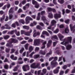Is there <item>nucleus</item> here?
Listing matches in <instances>:
<instances>
[{
    "instance_id": "nucleus-1",
    "label": "nucleus",
    "mask_w": 75,
    "mask_h": 75,
    "mask_svg": "<svg viewBox=\"0 0 75 75\" xmlns=\"http://www.w3.org/2000/svg\"><path fill=\"white\" fill-rule=\"evenodd\" d=\"M67 40H64L63 42L61 43V44L62 45H64L65 46L68 45L69 43H71L72 41V37H68L67 38Z\"/></svg>"
},
{
    "instance_id": "nucleus-2",
    "label": "nucleus",
    "mask_w": 75,
    "mask_h": 75,
    "mask_svg": "<svg viewBox=\"0 0 75 75\" xmlns=\"http://www.w3.org/2000/svg\"><path fill=\"white\" fill-rule=\"evenodd\" d=\"M40 64L38 63H33L32 64L30 65V68H33L35 69V68H41V67L40 66Z\"/></svg>"
},
{
    "instance_id": "nucleus-3",
    "label": "nucleus",
    "mask_w": 75,
    "mask_h": 75,
    "mask_svg": "<svg viewBox=\"0 0 75 75\" xmlns=\"http://www.w3.org/2000/svg\"><path fill=\"white\" fill-rule=\"evenodd\" d=\"M14 42V43H18V40H15L14 39H11V42H10L9 44H7L6 45V47H13V45H11V43Z\"/></svg>"
},
{
    "instance_id": "nucleus-4",
    "label": "nucleus",
    "mask_w": 75,
    "mask_h": 75,
    "mask_svg": "<svg viewBox=\"0 0 75 75\" xmlns=\"http://www.w3.org/2000/svg\"><path fill=\"white\" fill-rule=\"evenodd\" d=\"M34 49V47L31 46H29V47L28 50L29 51L27 52L26 53V57H29V54L32 52Z\"/></svg>"
},
{
    "instance_id": "nucleus-5",
    "label": "nucleus",
    "mask_w": 75,
    "mask_h": 75,
    "mask_svg": "<svg viewBox=\"0 0 75 75\" xmlns=\"http://www.w3.org/2000/svg\"><path fill=\"white\" fill-rule=\"evenodd\" d=\"M56 23H57V22L55 20H52L51 21L50 26L48 27L47 29H49V30H51V26L53 25L55 27L56 26Z\"/></svg>"
},
{
    "instance_id": "nucleus-6",
    "label": "nucleus",
    "mask_w": 75,
    "mask_h": 75,
    "mask_svg": "<svg viewBox=\"0 0 75 75\" xmlns=\"http://www.w3.org/2000/svg\"><path fill=\"white\" fill-rule=\"evenodd\" d=\"M13 8H11L9 11L8 13L9 20L11 19V18H13V15H12V14H10L13 13Z\"/></svg>"
},
{
    "instance_id": "nucleus-7",
    "label": "nucleus",
    "mask_w": 75,
    "mask_h": 75,
    "mask_svg": "<svg viewBox=\"0 0 75 75\" xmlns=\"http://www.w3.org/2000/svg\"><path fill=\"white\" fill-rule=\"evenodd\" d=\"M34 44L35 45H40V40L39 39H35L34 41Z\"/></svg>"
},
{
    "instance_id": "nucleus-8",
    "label": "nucleus",
    "mask_w": 75,
    "mask_h": 75,
    "mask_svg": "<svg viewBox=\"0 0 75 75\" xmlns=\"http://www.w3.org/2000/svg\"><path fill=\"white\" fill-rule=\"evenodd\" d=\"M29 68L30 67L28 65L23 66L22 67L23 70L24 71H27V69H29Z\"/></svg>"
},
{
    "instance_id": "nucleus-9",
    "label": "nucleus",
    "mask_w": 75,
    "mask_h": 75,
    "mask_svg": "<svg viewBox=\"0 0 75 75\" xmlns=\"http://www.w3.org/2000/svg\"><path fill=\"white\" fill-rule=\"evenodd\" d=\"M70 27L71 30V31L74 33V32H75V25L73 27H72V24H70Z\"/></svg>"
},
{
    "instance_id": "nucleus-10",
    "label": "nucleus",
    "mask_w": 75,
    "mask_h": 75,
    "mask_svg": "<svg viewBox=\"0 0 75 75\" xmlns=\"http://www.w3.org/2000/svg\"><path fill=\"white\" fill-rule=\"evenodd\" d=\"M57 35L59 38L60 40V41H62V39L64 37V36L61 35V34H60V33H59Z\"/></svg>"
},
{
    "instance_id": "nucleus-11",
    "label": "nucleus",
    "mask_w": 75,
    "mask_h": 75,
    "mask_svg": "<svg viewBox=\"0 0 75 75\" xmlns=\"http://www.w3.org/2000/svg\"><path fill=\"white\" fill-rule=\"evenodd\" d=\"M61 17V16L60 14H54V17L55 18H56V19L58 18H60Z\"/></svg>"
},
{
    "instance_id": "nucleus-12",
    "label": "nucleus",
    "mask_w": 75,
    "mask_h": 75,
    "mask_svg": "<svg viewBox=\"0 0 75 75\" xmlns=\"http://www.w3.org/2000/svg\"><path fill=\"white\" fill-rule=\"evenodd\" d=\"M41 70H39L38 71H35L34 74L36 75H39L40 74V72H41Z\"/></svg>"
},
{
    "instance_id": "nucleus-13",
    "label": "nucleus",
    "mask_w": 75,
    "mask_h": 75,
    "mask_svg": "<svg viewBox=\"0 0 75 75\" xmlns=\"http://www.w3.org/2000/svg\"><path fill=\"white\" fill-rule=\"evenodd\" d=\"M40 54H35L33 57V59H37V58H38L39 57H40Z\"/></svg>"
},
{
    "instance_id": "nucleus-14",
    "label": "nucleus",
    "mask_w": 75,
    "mask_h": 75,
    "mask_svg": "<svg viewBox=\"0 0 75 75\" xmlns=\"http://www.w3.org/2000/svg\"><path fill=\"white\" fill-rule=\"evenodd\" d=\"M51 65H58V63L57 62H56L55 61L53 60L51 62Z\"/></svg>"
},
{
    "instance_id": "nucleus-15",
    "label": "nucleus",
    "mask_w": 75,
    "mask_h": 75,
    "mask_svg": "<svg viewBox=\"0 0 75 75\" xmlns=\"http://www.w3.org/2000/svg\"><path fill=\"white\" fill-rule=\"evenodd\" d=\"M46 43H47V42L45 41L42 43V46L41 47V49H44V48H45V45L46 44Z\"/></svg>"
},
{
    "instance_id": "nucleus-16",
    "label": "nucleus",
    "mask_w": 75,
    "mask_h": 75,
    "mask_svg": "<svg viewBox=\"0 0 75 75\" xmlns=\"http://www.w3.org/2000/svg\"><path fill=\"white\" fill-rule=\"evenodd\" d=\"M16 31V30H12L10 32H8L7 33V34H13L14 32Z\"/></svg>"
},
{
    "instance_id": "nucleus-17",
    "label": "nucleus",
    "mask_w": 75,
    "mask_h": 75,
    "mask_svg": "<svg viewBox=\"0 0 75 75\" xmlns=\"http://www.w3.org/2000/svg\"><path fill=\"white\" fill-rule=\"evenodd\" d=\"M19 23H22L23 24H25V21L24 19H21L19 21Z\"/></svg>"
},
{
    "instance_id": "nucleus-18",
    "label": "nucleus",
    "mask_w": 75,
    "mask_h": 75,
    "mask_svg": "<svg viewBox=\"0 0 75 75\" xmlns=\"http://www.w3.org/2000/svg\"><path fill=\"white\" fill-rule=\"evenodd\" d=\"M51 39L53 40H54L55 39H56V40H58V37H57V36L56 35L52 36L51 38Z\"/></svg>"
},
{
    "instance_id": "nucleus-19",
    "label": "nucleus",
    "mask_w": 75,
    "mask_h": 75,
    "mask_svg": "<svg viewBox=\"0 0 75 75\" xmlns=\"http://www.w3.org/2000/svg\"><path fill=\"white\" fill-rule=\"evenodd\" d=\"M42 34H46L47 36H49L50 35V34L47 32L46 31H43L42 33Z\"/></svg>"
},
{
    "instance_id": "nucleus-20",
    "label": "nucleus",
    "mask_w": 75,
    "mask_h": 75,
    "mask_svg": "<svg viewBox=\"0 0 75 75\" xmlns=\"http://www.w3.org/2000/svg\"><path fill=\"white\" fill-rule=\"evenodd\" d=\"M52 44V40H50L48 41V44L47 45V47H49Z\"/></svg>"
},
{
    "instance_id": "nucleus-21",
    "label": "nucleus",
    "mask_w": 75,
    "mask_h": 75,
    "mask_svg": "<svg viewBox=\"0 0 75 75\" xmlns=\"http://www.w3.org/2000/svg\"><path fill=\"white\" fill-rule=\"evenodd\" d=\"M48 17L50 18H52L53 17V15L52 13H50L48 15Z\"/></svg>"
},
{
    "instance_id": "nucleus-22",
    "label": "nucleus",
    "mask_w": 75,
    "mask_h": 75,
    "mask_svg": "<svg viewBox=\"0 0 75 75\" xmlns=\"http://www.w3.org/2000/svg\"><path fill=\"white\" fill-rule=\"evenodd\" d=\"M25 20H33V19L32 18H31V17H30V16H27L25 18Z\"/></svg>"
},
{
    "instance_id": "nucleus-23",
    "label": "nucleus",
    "mask_w": 75,
    "mask_h": 75,
    "mask_svg": "<svg viewBox=\"0 0 75 75\" xmlns=\"http://www.w3.org/2000/svg\"><path fill=\"white\" fill-rule=\"evenodd\" d=\"M39 54L41 55H45V51L43 52L42 50H40L39 52Z\"/></svg>"
},
{
    "instance_id": "nucleus-24",
    "label": "nucleus",
    "mask_w": 75,
    "mask_h": 75,
    "mask_svg": "<svg viewBox=\"0 0 75 75\" xmlns=\"http://www.w3.org/2000/svg\"><path fill=\"white\" fill-rule=\"evenodd\" d=\"M23 28L24 29H26V30H29L30 29V27L28 26L24 25L23 26Z\"/></svg>"
},
{
    "instance_id": "nucleus-25",
    "label": "nucleus",
    "mask_w": 75,
    "mask_h": 75,
    "mask_svg": "<svg viewBox=\"0 0 75 75\" xmlns=\"http://www.w3.org/2000/svg\"><path fill=\"white\" fill-rule=\"evenodd\" d=\"M41 20L44 22V23L46 21V18L44 16H43L41 17Z\"/></svg>"
},
{
    "instance_id": "nucleus-26",
    "label": "nucleus",
    "mask_w": 75,
    "mask_h": 75,
    "mask_svg": "<svg viewBox=\"0 0 75 75\" xmlns=\"http://www.w3.org/2000/svg\"><path fill=\"white\" fill-rule=\"evenodd\" d=\"M28 45H29V44L28 43L24 45V47L26 50H28Z\"/></svg>"
},
{
    "instance_id": "nucleus-27",
    "label": "nucleus",
    "mask_w": 75,
    "mask_h": 75,
    "mask_svg": "<svg viewBox=\"0 0 75 75\" xmlns=\"http://www.w3.org/2000/svg\"><path fill=\"white\" fill-rule=\"evenodd\" d=\"M71 48H72V46H71V45H69L66 46V48L67 50H69Z\"/></svg>"
},
{
    "instance_id": "nucleus-28",
    "label": "nucleus",
    "mask_w": 75,
    "mask_h": 75,
    "mask_svg": "<svg viewBox=\"0 0 75 75\" xmlns=\"http://www.w3.org/2000/svg\"><path fill=\"white\" fill-rule=\"evenodd\" d=\"M35 54V53L34 52H33L29 55V57H30V58H33V54Z\"/></svg>"
},
{
    "instance_id": "nucleus-29",
    "label": "nucleus",
    "mask_w": 75,
    "mask_h": 75,
    "mask_svg": "<svg viewBox=\"0 0 75 75\" xmlns=\"http://www.w3.org/2000/svg\"><path fill=\"white\" fill-rule=\"evenodd\" d=\"M3 37L4 40H7V39H8V38H9L10 36L8 35H5L3 36Z\"/></svg>"
},
{
    "instance_id": "nucleus-30",
    "label": "nucleus",
    "mask_w": 75,
    "mask_h": 75,
    "mask_svg": "<svg viewBox=\"0 0 75 75\" xmlns=\"http://www.w3.org/2000/svg\"><path fill=\"white\" fill-rule=\"evenodd\" d=\"M5 27H6L7 28H6V29H8V30H10V29H11V27H10L9 26L8 24H6L4 25Z\"/></svg>"
},
{
    "instance_id": "nucleus-31",
    "label": "nucleus",
    "mask_w": 75,
    "mask_h": 75,
    "mask_svg": "<svg viewBox=\"0 0 75 75\" xmlns=\"http://www.w3.org/2000/svg\"><path fill=\"white\" fill-rule=\"evenodd\" d=\"M34 4L35 5V8H39V7H40V5H39V4H38V2H37V4Z\"/></svg>"
},
{
    "instance_id": "nucleus-32",
    "label": "nucleus",
    "mask_w": 75,
    "mask_h": 75,
    "mask_svg": "<svg viewBox=\"0 0 75 75\" xmlns=\"http://www.w3.org/2000/svg\"><path fill=\"white\" fill-rule=\"evenodd\" d=\"M58 72H59V70H58V69H56L55 70H54L53 71L54 73L55 74H58Z\"/></svg>"
},
{
    "instance_id": "nucleus-33",
    "label": "nucleus",
    "mask_w": 75,
    "mask_h": 75,
    "mask_svg": "<svg viewBox=\"0 0 75 75\" xmlns=\"http://www.w3.org/2000/svg\"><path fill=\"white\" fill-rule=\"evenodd\" d=\"M69 32V29H68V28L67 27L66 28H65V33H68Z\"/></svg>"
},
{
    "instance_id": "nucleus-34",
    "label": "nucleus",
    "mask_w": 75,
    "mask_h": 75,
    "mask_svg": "<svg viewBox=\"0 0 75 75\" xmlns=\"http://www.w3.org/2000/svg\"><path fill=\"white\" fill-rule=\"evenodd\" d=\"M36 28L37 29H38L39 30H42V27L39 25H38L36 26Z\"/></svg>"
},
{
    "instance_id": "nucleus-35",
    "label": "nucleus",
    "mask_w": 75,
    "mask_h": 75,
    "mask_svg": "<svg viewBox=\"0 0 75 75\" xmlns=\"http://www.w3.org/2000/svg\"><path fill=\"white\" fill-rule=\"evenodd\" d=\"M25 35H26V36H30V33L29 32H27L25 33Z\"/></svg>"
},
{
    "instance_id": "nucleus-36",
    "label": "nucleus",
    "mask_w": 75,
    "mask_h": 75,
    "mask_svg": "<svg viewBox=\"0 0 75 75\" xmlns=\"http://www.w3.org/2000/svg\"><path fill=\"white\" fill-rule=\"evenodd\" d=\"M58 2L60 4H63L64 3V0H58Z\"/></svg>"
},
{
    "instance_id": "nucleus-37",
    "label": "nucleus",
    "mask_w": 75,
    "mask_h": 75,
    "mask_svg": "<svg viewBox=\"0 0 75 75\" xmlns=\"http://www.w3.org/2000/svg\"><path fill=\"white\" fill-rule=\"evenodd\" d=\"M59 32V29H57L53 31V33L55 34H57Z\"/></svg>"
},
{
    "instance_id": "nucleus-38",
    "label": "nucleus",
    "mask_w": 75,
    "mask_h": 75,
    "mask_svg": "<svg viewBox=\"0 0 75 75\" xmlns=\"http://www.w3.org/2000/svg\"><path fill=\"white\" fill-rule=\"evenodd\" d=\"M42 72L44 74H46V72H47V69H44L42 70Z\"/></svg>"
},
{
    "instance_id": "nucleus-39",
    "label": "nucleus",
    "mask_w": 75,
    "mask_h": 75,
    "mask_svg": "<svg viewBox=\"0 0 75 75\" xmlns=\"http://www.w3.org/2000/svg\"><path fill=\"white\" fill-rule=\"evenodd\" d=\"M25 6H26V8H28L30 7V4H26Z\"/></svg>"
},
{
    "instance_id": "nucleus-40",
    "label": "nucleus",
    "mask_w": 75,
    "mask_h": 75,
    "mask_svg": "<svg viewBox=\"0 0 75 75\" xmlns=\"http://www.w3.org/2000/svg\"><path fill=\"white\" fill-rule=\"evenodd\" d=\"M15 34L17 35V36H19L20 35V32H17V30H16V31H15Z\"/></svg>"
},
{
    "instance_id": "nucleus-41",
    "label": "nucleus",
    "mask_w": 75,
    "mask_h": 75,
    "mask_svg": "<svg viewBox=\"0 0 75 75\" xmlns=\"http://www.w3.org/2000/svg\"><path fill=\"white\" fill-rule=\"evenodd\" d=\"M52 54V52L51 51H50V52L48 53L47 54L46 56V57H48V56H49L50 55H51Z\"/></svg>"
},
{
    "instance_id": "nucleus-42",
    "label": "nucleus",
    "mask_w": 75,
    "mask_h": 75,
    "mask_svg": "<svg viewBox=\"0 0 75 75\" xmlns=\"http://www.w3.org/2000/svg\"><path fill=\"white\" fill-rule=\"evenodd\" d=\"M24 48L23 47H22L21 48V49L20 50V52L21 54L22 53V52H23V51H24Z\"/></svg>"
},
{
    "instance_id": "nucleus-43",
    "label": "nucleus",
    "mask_w": 75,
    "mask_h": 75,
    "mask_svg": "<svg viewBox=\"0 0 75 75\" xmlns=\"http://www.w3.org/2000/svg\"><path fill=\"white\" fill-rule=\"evenodd\" d=\"M4 18H5V15H3L1 19V21H2L3 20H4Z\"/></svg>"
},
{
    "instance_id": "nucleus-44",
    "label": "nucleus",
    "mask_w": 75,
    "mask_h": 75,
    "mask_svg": "<svg viewBox=\"0 0 75 75\" xmlns=\"http://www.w3.org/2000/svg\"><path fill=\"white\" fill-rule=\"evenodd\" d=\"M32 2L33 4H37V2L35 1V0H32Z\"/></svg>"
},
{
    "instance_id": "nucleus-45",
    "label": "nucleus",
    "mask_w": 75,
    "mask_h": 75,
    "mask_svg": "<svg viewBox=\"0 0 75 75\" xmlns=\"http://www.w3.org/2000/svg\"><path fill=\"white\" fill-rule=\"evenodd\" d=\"M31 16L33 18V19H35V18H36V15H31Z\"/></svg>"
},
{
    "instance_id": "nucleus-46",
    "label": "nucleus",
    "mask_w": 75,
    "mask_h": 75,
    "mask_svg": "<svg viewBox=\"0 0 75 75\" xmlns=\"http://www.w3.org/2000/svg\"><path fill=\"white\" fill-rule=\"evenodd\" d=\"M21 12H23V10L21 8H19L18 11V13H21Z\"/></svg>"
},
{
    "instance_id": "nucleus-47",
    "label": "nucleus",
    "mask_w": 75,
    "mask_h": 75,
    "mask_svg": "<svg viewBox=\"0 0 75 75\" xmlns=\"http://www.w3.org/2000/svg\"><path fill=\"white\" fill-rule=\"evenodd\" d=\"M39 25H40L42 27H44V23L42 22H40L39 23Z\"/></svg>"
},
{
    "instance_id": "nucleus-48",
    "label": "nucleus",
    "mask_w": 75,
    "mask_h": 75,
    "mask_svg": "<svg viewBox=\"0 0 75 75\" xmlns=\"http://www.w3.org/2000/svg\"><path fill=\"white\" fill-rule=\"evenodd\" d=\"M21 3L22 4H23V5H24V4H25L26 3V1L23 0L22 1V2H21Z\"/></svg>"
},
{
    "instance_id": "nucleus-49",
    "label": "nucleus",
    "mask_w": 75,
    "mask_h": 75,
    "mask_svg": "<svg viewBox=\"0 0 75 75\" xmlns=\"http://www.w3.org/2000/svg\"><path fill=\"white\" fill-rule=\"evenodd\" d=\"M40 48L38 47H36L35 49V52H37L38 50H39Z\"/></svg>"
},
{
    "instance_id": "nucleus-50",
    "label": "nucleus",
    "mask_w": 75,
    "mask_h": 75,
    "mask_svg": "<svg viewBox=\"0 0 75 75\" xmlns=\"http://www.w3.org/2000/svg\"><path fill=\"white\" fill-rule=\"evenodd\" d=\"M8 17L7 16H6V18L5 19V21H7L8 20Z\"/></svg>"
},
{
    "instance_id": "nucleus-51",
    "label": "nucleus",
    "mask_w": 75,
    "mask_h": 75,
    "mask_svg": "<svg viewBox=\"0 0 75 75\" xmlns=\"http://www.w3.org/2000/svg\"><path fill=\"white\" fill-rule=\"evenodd\" d=\"M4 68H5V69H7L8 68V66L7 64L5 65L4 66Z\"/></svg>"
},
{
    "instance_id": "nucleus-52",
    "label": "nucleus",
    "mask_w": 75,
    "mask_h": 75,
    "mask_svg": "<svg viewBox=\"0 0 75 75\" xmlns=\"http://www.w3.org/2000/svg\"><path fill=\"white\" fill-rule=\"evenodd\" d=\"M25 24H29V23H30V21L28 20H25Z\"/></svg>"
},
{
    "instance_id": "nucleus-53",
    "label": "nucleus",
    "mask_w": 75,
    "mask_h": 75,
    "mask_svg": "<svg viewBox=\"0 0 75 75\" xmlns=\"http://www.w3.org/2000/svg\"><path fill=\"white\" fill-rule=\"evenodd\" d=\"M25 43H27V41L25 40H23L21 42V44H25Z\"/></svg>"
},
{
    "instance_id": "nucleus-54",
    "label": "nucleus",
    "mask_w": 75,
    "mask_h": 75,
    "mask_svg": "<svg viewBox=\"0 0 75 75\" xmlns=\"http://www.w3.org/2000/svg\"><path fill=\"white\" fill-rule=\"evenodd\" d=\"M47 9L49 11H52V8H47Z\"/></svg>"
},
{
    "instance_id": "nucleus-55",
    "label": "nucleus",
    "mask_w": 75,
    "mask_h": 75,
    "mask_svg": "<svg viewBox=\"0 0 75 75\" xmlns=\"http://www.w3.org/2000/svg\"><path fill=\"white\" fill-rule=\"evenodd\" d=\"M19 4V1H16L15 2V4L16 5H18Z\"/></svg>"
},
{
    "instance_id": "nucleus-56",
    "label": "nucleus",
    "mask_w": 75,
    "mask_h": 75,
    "mask_svg": "<svg viewBox=\"0 0 75 75\" xmlns=\"http://www.w3.org/2000/svg\"><path fill=\"white\" fill-rule=\"evenodd\" d=\"M15 51V50L14 49H12L11 50V54H13V53H14V52Z\"/></svg>"
},
{
    "instance_id": "nucleus-57",
    "label": "nucleus",
    "mask_w": 75,
    "mask_h": 75,
    "mask_svg": "<svg viewBox=\"0 0 75 75\" xmlns=\"http://www.w3.org/2000/svg\"><path fill=\"white\" fill-rule=\"evenodd\" d=\"M24 63L23 61H22L20 62H18V63L19 64H23Z\"/></svg>"
},
{
    "instance_id": "nucleus-58",
    "label": "nucleus",
    "mask_w": 75,
    "mask_h": 75,
    "mask_svg": "<svg viewBox=\"0 0 75 75\" xmlns=\"http://www.w3.org/2000/svg\"><path fill=\"white\" fill-rule=\"evenodd\" d=\"M11 27H13V28H16V24L15 23H13L12 25H11Z\"/></svg>"
},
{
    "instance_id": "nucleus-59",
    "label": "nucleus",
    "mask_w": 75,
    "mask_h": 75,
    "mask_svg": "<svg viewBox=\"0 0 75 75\" xmlns=\"http://www.w3.org/2000/svg\"><path fill=\"white\" fill-rule=\"evenodd\" d=\"M64 72L63 71H61L60 73H59V75H62L63 74H64Z\"/></svg>"
},
{
    "instance_id": "nucleus-60",
    "label": "nucleus",
    "mask_w": 75,
    "mask_h": 75,
    "mask_svg": "<svg viewBox=\"0 0 75 75\" xmlns=\"http://www.w3.org/2000/svg\"><path fill=\"white\" fill-rule=\"evenodd\" d=\"M66 13H69L71 12V11L67 9L66 10Z\"/></svg>"
},
{
    "instance_id": "nucleus-61",
    "label": "nucleus",
    "mask_w": 75,
    "mask_h": 75,
    "mask_svg": "<svg viewBox=\"0 0 75 75\" xmlns=\"http://www.w3.org/2000/svg\"><path fill=\"white\" fill-rule=\"evenodd\" d=\"M67 68V65H65L62 68L64 69H66Z\"/></svg>"
},
{
    "instance_id": "nucleus-62",
    "label": "nucleus",
    "mask_w": 75,
    "mask_h": 75,
    "mask_svg": "<svg viewBox=\"0 0 75 75\" xmlns=\"http://www.w3.org/2000/svg\"><path fill=\"white\" fill-rule=\"evenodd\" d=\"M6 52H8L10 51V49L6 48Z\"/></svg>"
},
{
    "instance_id": "nucleus-63",
    "label": "nucleus",
    "mask_w": 75,
    "mask_h": 75,
    "mask_svg": "<svg viewBox=\"0 0 75 75\" xmlns=\"http://www.w3.org/2000/svg\"><path fill=\"white\" fill-rule=\"evenodd\" d=\"M71 73H75V67H74V69L72 70Z\"/></svg>"
},
{
    "instance_id": "nucleus-64",
    "label": "nucleus",
    "mask_w": 75,
    "mask_h": 75,
    "mask_svg": "<svg viewBox=\"0 0 75 75\" xmlns=\"http://www.w3.org/2000/svg\"><path fill=\"white\" fill-rule=\"evenodd\" d=\"M25 75H32V74H31V72H29L28 73H25Z\"/></svg>"
}]
</instances>
